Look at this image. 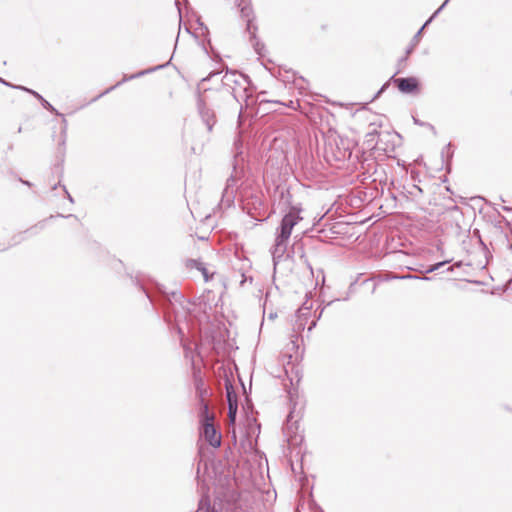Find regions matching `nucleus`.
I'll list each match as a JSON object with an SVG mask.
<instances>
[{"label": "nucleus", "mask_w": 512, "mask_h": 512, "mask_svg": "<svg viewBox=\"0 0 512 512\" xmlns=\"http://www.w3.org/2000/svg\"><path fill=\"white\" fill-rule=\"evenodd\" d=\"M193 263V266L196 267L199 271L202 272L203 276H204V279L205 281H209V279L212 277V276H209L208 275V271L207 269L204 267L203 263L202 262H199V261H196V260H192L191 261Z\"/></svg>", "instance_id": "10"}, {"label": "nucleus", "mask_w": 512, "mask_h": 512, "mask_svg": "<svg viewBox=\"0 0 512 512\" xmlns=\"http://www.w3.org/2000/svg\"><path fill=\"white\" fill-rule=\"evenodd\" d=\"M213 420L214 417L209 414L208 406L203 405L201 408L202 434L206 441L216 448L221 445V435L217 432Z\"/></svg>", "instance_id": "4"}, {"label": "nucleus", "mask_w": 512, "mask_h": 512, "mask_svg": "<svg viewBox=\"0 0 512 512\" xmlns=\"http://www.w3.org/2000/svg\"><path fill=\"white\" fill-rule=\"evenodd\" d=\"M398 89L403 93H411L417 90L418 82L415 78H399L396 79Z\"/></svg>", "instance_id": "7"}, {"label": "nucleus", "mask_w": 512, "mask_h": 512, "mask_svg": "<svg viewBox=\"0 0 512 512\" xmlns=\"http://www.w3.org/2000/svg\"><path fill=\"white\" fill-rule=\"evenodd\" d=\"M311 315V307L302 306L295 314L294 331L301 332L305 329L308 319Z\"/></svg>", "instance_id": "6"}, {"label": "nucleus", "mask_w": 512, "mask_h": 512, "mask_svg": "<svg viewBox=\"0 0 512 512\" xmlns=\"http://www.w3.org/2000/svg\"><path fill=\"white\" fill-rule=\"evenodd\" d=\"M235 183V179L233 177H230L228 180H227V184H226V187H225V190H224V193L227 194L230 187H232Z\"/></svg>", "instance_id": "14"}, {"label": "nucleus", "mask_w": 512, "mask_h": 512, "mask_svg": "<svg viewBox=\"0 0 512 512\" xmlns=\"http://www.w3.org/2000/svg\"><path fill=\"white\" fill-rule=\"evenodd\" d=\"M222 88L218 91V94L223 96L224 94L231 95L238 103L245 102L248 106L249 100L252 97L250 90L249 78L236 71L227 70L221 78Z\"/></svg>", "instance_id": "2"}, {"label": "nucleus", "mask_w": 512, "mask_h": 512, "mask_svg": "<svg viewBox=\"0 0 512 512\" xmlns=\"http://www.w3.org/2000/svg\"><path fill=\"white\" fill-rule=\"evenodd\" d=\"M17 89H21V90H24V91H27V92L31 93L35 98H37L41 102V104H42V106L44 108L49 109V110L54 112L53 106L47 100H45L39 93H37L36 91H33L31 89H28V88H25L23 86H19V87H17Z\"/></svg>", "instance_id": "8"}, {"label": "nucleus", "mask_w": 512, "mask_h": 512, "mask_svg": "<svg viewBox=\"0 0 512 512\" xmlns=\"http://www.w3.org/2000/svg\"><path fill=\"white\" fill-rule=\"evenodd\" d=\"M402 279H419V277L417 276H414V275H406V276H402L401 277Z\"/></svg>", "instance_id": "15"}, {"label": "nucleus", "mask_w": 512, "mask_h": 512, "mask_svg": "<svg viewBox=\"0 0 512 512\" xmlns=\"http://www.w3.org/2000/svg\"><path fill=\"white\" fill-rule=\"evenodd\" d=\"M218 75H219L218 72H212L209 74V76L207 78H203L201 80V82L198 84V90L203 89V91H204L203 95H201L199 93V96L197 99L198 112H199V115H200L202 121L205 123L209 132L212 130L213 126L216 123V116H215L214 111L207 107V101L211 99L210 95L208 94V92L210 90L204 88L203 85L208 79L214 78Z\"/></svg>", "instance_id": "3"}, {"label": "nucleus", "mask_w": 512, "mask_h": 512, "mask_svg": "<svg viewBox=\"0 0 512 512\" xmlns=\"http://www.w3.org/2000/svg\"><path fill=\"white\" fill-rule=\"evenodd\" d=\"M0 82L6 86H10V87H13V88H17L18 86H14V85H11L10 83L6 82L5 80H3L2 78H0Z\"/></svg>", "instance_id": "16"}, {"label": "nucleus", "mask_w": 512, "mask_h": 512, "mask_svg": "<svg viewBox=\"0 0 512 512\" xmlns=\"http://www.w3.org/2000/svg\"><path fill=\"white\" fill-rule=\"evenodd\" d=\"M316 325V321L312 320L310 326L308 327V330L311 331Z\"/></svg>", "instance_id": "19"}, {"label": "nucleus", "mask_w": 512, "mask_h": 512, "mask_svg": "<svg viewBox=\"0 0 512 512\" xmlns=\"http://www.w3.org/2000/svg\"><path fill=\"white\" fill-rule=\"evenodd\" d=\"M448 1H449V0H446V1H445V2H444V3L439 7V9L434 13V15H433L429 20H427V21L425 22V24L422 26V28L418 31L417 35H419V34L422 32V30H423V29H424V28H425V27H426V26H427V25L432 21V18H433L435 15H437V14L442 10V8L446 5V3H447Z\"/></svg>", "instance_id": "12"}, {"label": "nucleus", "mask_w": 512, "mask_h": 512, "mask_svg": "<svg viewBox=\"0 0 512 512\" xmlns=\"http://www.w3.org/2000/svg\"><path fill=\"white\" fill-rule=\"evenodd\" d=\"M200 385H203V381L201 378L199 379H196V386H197V389H199Z\"/></svg>", "instance_id": "18"}, {"label": "nucleus", "mask_w": 512, "mask_h": 512, "mask_svg": "<svg viewBox=\"0 0 512 512\" xmlns=\"http://www.w3.org/2000/svg\"><path fill=\"white\" fill-rule=\"evenodd\" d=\"M68 199L70 202H73V198L70 196V194H68Z\"/></svg>", "instance_id": "20"}, {"label": "nucleus", "mask_w": 512, "mask_h": 512, "mask_svg": "<svg viewBox=\"0 0 512 512\" xmlns=\"http://www.w3.org/2000/svg\"><path fill=\"white\" fill-rule=\"evenodd\" d=\"M113 88H114V87H111L110 89L105 90V92H104L103 94L108 93V92H109L110 90H112Z\"/></svg>", "instance_id": "21"}, {"label": "nucleus", "mask_w": 512, "mask_h": 512, "mask_svg": "<svg viewBox=\"0 0 512 512\" xmlns=\"http://www.w3.org/2000/svg\"><path fill=\"white\" fill-rule=\"evenodd\" d=\"M376 134H377V132H376V130H374V131L369 132V133L367 134V136H368V137H371V140H373V139H374V136H375Z\"/></svg>", "instance_id": "17"}, {"label": "nucleus", "mask_w": 512, "mask_h": 512, "mask_svg": "<svg viewBox=\"0 0 512 512\" xmlns=\"http://www.w3.org/2000/svg\"><path fill=\"white\" fill-rule=\"evenodd\" d=\"M237 409H238L237 400L234 399L233 404H230V406H228V417H229V420L231 423L235 422Z\"/></svg>", "instance_id": "9"}, {"label": "nucleus", "mask_w": 512, "mask_h": 512, "mask_svg": "<svg viewBox=\"0 0 512 512\" xmlns=\"http://www.w3.org/2000/svg\"><path fill=\"white\" fill-rule=\"evenodd\" d=\"M281 198L285 200L288 211L283 216L280 226L277 230L274 245L271 248V255L274 266L283 258L287 251L288 241L292 230L303 218L301 216L302 208L300 205H292L291 194L289 190L281 191Z\"/></svg>", "instance_id": "1"}, {"label": "nucleus", "mask_w": 512, "mask_h": 512, "mask_svg": "<svg viewBox=\"0 0 512 512\" xmlns=\"http://www.w3.org/2000/svg\"><path fill=\"white\" fill-rule=\"evenodd\" d=\"M226 396H227L228 406H230V404H233L234 399L237 400V396H236L231 384H229V385L226 384Z\"/></svg>", "instance_id": "11"}, {"label": "nucleus", "mask_w": 512, "mask_h": 512, "mask_svg": "<svg viewBox=\"0 0 512 512\" xmlns=\"http://www.w3.org/2000/svg\"><path fill=\"white\" fill-rule=\"evenodd\" d=\"M236 6L240 9L241 17L246 19L247 22V31L250 34L252 45L255 49V51L261 55V48L259 41H256L255 39V32L256 27L253 25V11L251 8V1L250 0H236L235 1Z\"/></svg>", "instance_id": "5"}, {"label": "nucleus", "mask_w": 512, "mask_h": 512, "mask_svg": "<svg viewBox=\"0 0 512 512\" xmlns=\"http://www.w3.org/2000/svg\"><path fill=\"white\" fill-rule=\"evenodd\" d=\"M448 262L449 261H443V262L436 263L435 265H432L430 268H428L426 270V272L430 273V272L436 271V270H438L440 267H442L443 265H445Z\"/></svg>", "instance_id": "13"}]
</instances>
